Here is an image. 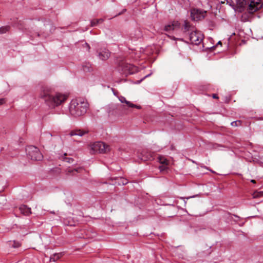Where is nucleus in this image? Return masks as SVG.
I'll use <instances>...</instances> for the list:
<instances>
[{"mask_svg":"<svg viewBox=\"0 0 263 263\" xmlns=\"http://www.w3.org/2000/svg\"><path fill=\"white\" fill-rule=\"evenodd\" d=\"M40 97L43 99L46 104L50 107L54 108L61 105L67 99L65 95L54 92L52 89L47 86L42 88Z\"/></svg>","mask_w":263,"mask_h":263,"instance_id":"1","label":"nucleus"},{"mask_svg":"<svg viewBox=\"0 0 263 263\" xmlns=\"http://www.w3.org/2000/svg\"><path fill=\"white\" fill-rule=\"evenodd\" d=\"M232 5L239 9V11L248 6L247 10L250 13H253L262 7L261 0H231Z\"/></svg>","mask_w":263,"mask_h":263,"instance_id":"2","label":"nucleus"},{"mask_svg":"<svg viewBox=\"0 0 263 263\" xmlns=\"http://www.w3.org/2000/svg\"><path fill=\"white\" fill-rule=\"evenodd\" d=\"M88 106L87 101L84 99H73L71 101L69 105V112L73 116H81L86 112Z\"/></svg>","mask_w":263,"mask_h":263,"instance_id":"3","label":"nucleus"},{"mask_svg":"<svg viewBox=\"0 0 263 263\" xmlns=\"http://www.w3.org/2000/svg\"><path fill=\"white\" fill-rule=\"evenodd\" d=\"M26 152L29 158L34 161H40L42 160L43 156L39 148L34 146H28Z\"/></svg>","mask_w":263,"mask_h":263,"instance_id":"4","label":"nucleus"},{"mask_svg":"<svg viewBox=\"0 0 263 263\" xmlns=\"http://www.w3.org/2000/svg\"><path fill=\"white\" fill-rule=\"evenodd\" d=\"M91 148L94 152H98L99 153H106L110 150L109 145L100 141L93 143L91 145Z\"/></svg>","mask_w":263,"mask_h":263,"instance_id":"5","label":"nucleus"},{"mask_svg":"<svg viewBox=\"0 0 263 263\" xmlns=\"http://www.w3.org/2000/svg\"><path fill=\"white\" fill-rule=\"evenodd\" d=\"M121 70L123 74L127 76L133 74L138 71V68L135 66L125 62H123L120 65Z\"/></svg>","mask_w":263,"mask_h":263,"instance_id":"6","label":"nucleus"},{"mask_svg":"<svg viewBox=\"0 0 263 263\" xmlns=\"http://www.w3.org/2000/svg\"><path fill=\"white\" fill-rule=\"evenodd\" d=\"M189 39L191 43L195 45H199L203 39V35L197 31H193L189 34Z\"/></svg>","mask_w":263,"mask_h":263,"instance_id":"7","label":"nucleus"},{"mask_svg":"<svg viewBox=\"0 0 263 263\" xmlns=\"http://www.w3.org/2000/svg\"><path fill=\"white\" fill-rule=\"evenodd\" d=\"M206 13V11L199 9H193L191 11V16L193 21H198L204 18Z\"/></svg>","mask_w":263,"mask_h":263,"instance_id":"8","label":"nucleus"},{"mask_svg":"<svg viewBox=\"0 0 263 263\" xmlns=\"http://www.w3.org/2000/svg\"><path fill=\"white\" fill-rule=\"evenodd\" d=\"M98 53V57L101 60H106L110 57V52L106 48H100L97 51Z\"/></svg>","mask_w":263,"mask_h":263,"instance_id":"9","label":"nucleus"},{"mask_svg":"<svg viewBox=\"0 0 263 263\" xmlns=\"http://www.w3.org/2000/svg\"><path fill=\"white\" fill-rule=\"evenodd\" d=\"M180 27V23L178 21H174L171 24L166 25L164 30L166 31L174 30Z\"/></svg>","mask_w":263,"mask_h":263,"instance_id":"10","label":"nucleus"},{"mask_svg":"<svg viewBox=\"0 0 263 263\" xmlns=\"http://www.w3.org/2000/svg\"><path fill=\"white\" fill-rule=\"evenodd\" d=\"M182 30L184 33L194 31V27L190 25L187 21H184L182 27Z\"/></svg>","mask_w":263,"mask_h":263,"instance_id":"11","label":"nucleus"},{"mask_svg":"<svg viewBox=\"0 0 263 263\" xmlns=\"http://www.w3.org/2000/svg\"><path fill=\"white\" fill-rule=\"evenodd\" d=\"M119 100L122 103H126L128 107L136 108L137 109H140L141 108V106L138 105L136 104H134L133 103L130 102L128 101H127L126 100L125 98L124 97L121 96L120 97H119Z\"/></svg>","mask_w":263,"mask_h":263,"instance_id":"12","label":"nucleus"},{"mask_svg":"<svg viewBox=\"0 0 263 263\" xmlns=\"http://www.w3.org/2000/svg\"><path fill=\"white\" fill-rule=\"evenodd\" d=\"M153 154L151 153L143 151L141 153V157H140V159L143 161L151 160L153 158Z\"/></svg>","mask_w":263,"mask_h":263,"instance_id":"13","label":"nucleus"},{"mask_svg":"<svg viewBox=\"0 0 263 263\" xmlns=\"http://www.w3.org/2000/svg\"><path fill=\"white\" fill-rule=\"evenodd\" d=\"M21 212L25 215H29L31 213V208L25 205H22L19 208Z\"/></svg>","mask_w":263,"mask_h":263,"instance_id":"14","label":"nucleus"},{"mask_svg":"<svg viewBox=\"0 0 263 263\" xmlns=\"http://www.w3.org/2000/svg\"><path fill=\"white\" fill-rule=\"evenodd\" d=\"M87 132H83L81 130H73L72 132H71L70 134V135L71 136H74V135H78V136H83L85 133H86Z\"/></svg>","mask_w":263,"mask_h":263,"instance_id":"15","label":"nucleus"},{"mask_svg":"<svg viewBox=\"0 0 263 263\" xmlns=\"http://www.w3.org/2000/svg\"><path fill=\"white\" fill-rule=\"evenodd\" d=\"M82 167H79L77 168L72 169L68 168L66 171L67 174H73L74 172H80L81 171L83 170Z\"/></svg>","mask_w":263,"mask_h":263,"instance_id":"16","label":"nucleus"},{"mask_svg":"<svg viewBox=\"0 0 263 263\" xmlns=\"http://www.w3.org/2000/svg\"><path fill=\"white\" fill-rule=\"evenodd\" d=\"M10 29L9 26H5L0 27V34H4L8 32Z\"/></svg>","mask_w":263,"mask_h":263,"instance_id":"17","label":"nucleus"},{"mask_svg":"<svg viewBox=\"0 0 263 263\" xmlns=\"http://www.w3.org/2000/svg\"><path fill=\"white\" fill-rule=\"evenodd\" d=\"M158 159L159 162L161 164L167 165V160L165 157L162 156H159Z\"/></svg>","mask_w":263,"mask_h":263,"instance_id":"18","label":"nucleus"},{"mask_svg":"<svg viewBox=\"0 0 263 263\" xmlns=\"http://www.w3.org/2000/svg\"><path fill=\"white\" fill-rule=\"evenodd\" d=\"M61 257V255L60 254H54L52 255L50 258V260H52L53 261H56Z\"/></svg>","mask_w":263,"mask_h":263,"instance_id":"19","label":"nucleus"},{"mask_svg":"<svg viewBox=\"0 0 263 263\" xmlns=\"http://www.w3.org/2000/svg\"><path fill=\"white\" fill-rule=\"evenodd\" d=\"M103 21V20L102 18L93 20L91 22V26H95L98 24L102 23Z\"/></svg>","mask_w":263,"mask_h":263,"instance_id":"20","label":"nucleus"},{"mask_svg":"<svg viewBox=\"0 0 263 263\" xmlns=\"http://www.w3.org/2000/svg\"><path fill=\"white\" fill-rule=\"evenodd\" d=\"M118 184L119 185L122 184V185H125L128 183V181L127 179L124 178H120L118 179Z\"/></svg>","mask_w":263,"mask_h":263,"instance_id":"21","label":"nucleus"},{"mask_svg":"<svg viewBox=\"0 0 263 263\" xmlns=\"http://www.w3.org/2000/svg\"><path fill=\"white\" fill-rule=\"evenodd\" d=\"M83 69L85 72L90 71L91 69V65L89 64L83 65Z\"/></svg>","mask_w":263,"mask_h":263,"instance_id":"22","label":"nucleus"},{"mask_svg":"<svg viewBox=\"0 0 263 263\" xmlns=\"http://www.w3.org/2000/svg\"><path fill=\"white\" fill-rule=\"evenodd\" d=\"M262 195H263V193L261 192H255L253 194V198H258V197H261Z\"/></svg>","mask_w":263,"mask_h":263,"instance_id":"23","label":"nucleus"},{"mask_svg":"<svg viewBox=\"0 0 263 263\" xmlns=\"http://www.w3.org/2000/svg\"><path fill=\"white\" fill-rule=\"evenodd\" d=\"M241 122L240 120H237L231 122V124L233 126H237L241 124Z\"/></svg>","mask_w":263,"mask_h":263,"instance_id":"24","label":"nucleus"},{"mask_svg":"<svg viewBox=\"0 0 263 263\" xmlns=\"http://www.w3.org/2000/svg\"><path fill=\"white\" fill-rule=\"evenodd\" d=\"M63 222H64V223L66 225H67V226H73V222H70L68 218H66V219H64V220H63Z\"/></svg>","mask_w":263,"mask_h":263,"instance_id":"25","label":"nucleus"},{"mask_svg":"<svg viewBox=\"0 0 263 263\" xmlns=\"http://www.w3.org/2000/svg\"><path fill=\"white\" fill-rule=\"evenodd\" d=\"M63 160L65 161L66 162H67L69 163H72L73 162V159L71 158H66L64 157L63 158Z\"/></svg>","mask_w":263,"mask_h":263,"instance_id":"26","label":"nucleus"},{"mask_svg":"<svg viewBox=\"0 0 263 263\" xmlns=\"http://www.w3.org/2000/svg\"><path fill=\"white\" fill-rule=\"evenodd\" d=\"M167 165L166 164H162V165H160L159 166V169L160 171H165L167 168Z\"/></svg>","mask_w":263,"mask_h":263,"instance_id":"27","label":"nucleus"},{"mask_svg":"<svg viewBox=\"0 0 263 263\" xmlns=\"http://www.w3.org/2000/svg\"><path fill=\"white\" fill-rule=\"evenodd\" d=\"M5 101L4 99H0V105L3 104Z\"/></svg>","mask_w":263,"mask_h":263,"instance_id":"28","label":"nucleus"},{"mask_svg":"<svg viewBox=\"0 0 263 263\" xmlns=\"http://www.w3.org/2000/svg\"><path fill=\"white\" fill-rule=\"evenodd\" d=\"M212 97L214 99H218V96H217V95L216 94H213Z\"/></svg>","mask_w":263,"mask_h":263,"instance_id":"29","label":"nucleus"},{"mask_svg":"<svg viewBox=\"0 0 263 263\" xmlns=\"http://www.w3.org/2000/svg\"><path fill=\"white\" fill-rule=\"evenodd\" d=\"M222 45V43H221V41H219V42H218V43H217V45Z\"/></svg>","mask_w":263,"mask_h":263,"instance_id":"30","label":"nucleus"},{"mask_svg":"<svg viewBox=\"0 0 263 263\" xmlns=\"http://www.w3.org/2000/svg\"><path fill=\"white\" fill-rule=\"evenodd\" d=\"M251 182H253V183H255V181L254 180H251Z\"/></svg>","mask_w":263,"mask_h":263,"instance_id":"31","label":"nucleus"},{"mask_svg":"<svg viewBox=\"0 0 263 263\" xmlns=\"http://www.w3.org/2000/svg\"><path fill=\"white\" fill-rule=\"evenodd\" d=\"M86 44L87 46L88 47V49H89L90 48L89 45L88 44Z\"/></svg>","mask_w":263,"mask_h":263,"instance_id":"32","label":"nucleus"},{"mask_svg":"<svg viewBox=\"0 0 263 263\" xmlns=\"http://www.w3.org/2000/svg\"><path fill=\"white\" fill-rule=\"evenodd\" d=\"M18 246H20V244L18 243L17 244H16V246L15 247H18Z\"/></svg>","mask_w":263,"mask_h":263,"instance_id":"33","label":"nucleus"}]
</instances>
